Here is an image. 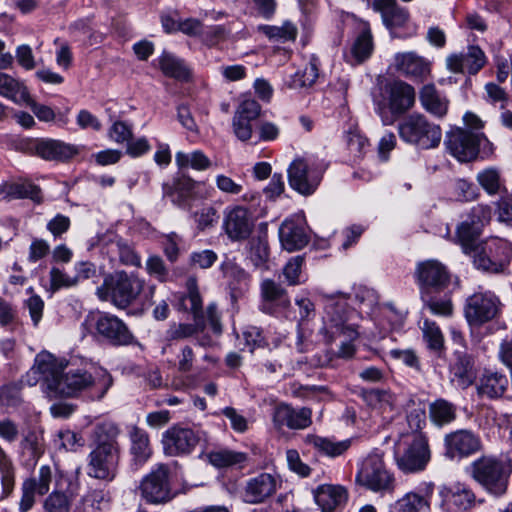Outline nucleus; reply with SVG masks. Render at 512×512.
Instances as JSON below:
<instances>
[{
	"label": "nucleus",
	"mask_w": 512,
	"mask_h": 512,
	"mask_svg": "<svg viewBox=\"0 0 512 512\" xmlns=\"http://www.w3.org/2000/svg\"><path fill=\"white\" fill-rule=\"evenodd\" d=\"M434 293L420 294L426 308L434 315L448 317L453 313V304L449 298L437 299Z\"/></svg>",
	"instance_id": "nucleus-52"
},
{
	"label": "nucleus",
	"mask_w": 512,
	"mask_h": 512,
	"mask_svg": "<svg viewBox=\"0 0 512 512\" xmlns=\"http://www.w3.org/2000/svg\"><path fill=\"white\" fill-rule=\"evenodd\" d=\"M394 67L405 77L419 82H424L431 74V63L415 52L395 54Z\"/></svg>",
	"instance_id": "nucleus-25"
},
{
	"label": "nucleus",
	"mask_w": 512,
	"mask_h": 512,
	"mask_svg": "<svg viewBox=\"0 0 512 512\" xmlns=\"http://www.w3.org/2000/svg\"><path fill=\"white\" fill-rule=\"evenodd\" d=\"M433 492V484L427 485L424 495L415 492L405 494L397 501L400 512H430V496Z\"/></svg>",
	"instance_id": "nucleus-38"
},
{
	"label": "nucleus",
	"mask_w": 512,
	"mask_h": 512,
	"mask_svg": "<svg viewBox=\"0 0 512 512\" xmlns=\"http://www.w3.org/2000/svg\"><path fill=\"white\" fill-rule=\"evenodd\" d=\"M419 101L422 108L436 118H443L448 112L449 100L432 83L421 87Z\"/></svg>",
	"instance_id": "nucleus-31"
},
{
	"label": "nucleus",
	"mask_w": 512,
	"mask_h": 512,
	"mask_svg": "<svg viewBox=\"0 0 512 512\" xmlns=\"http://www.w3.org/2000/svg\"><path fill=\"white\" fill-rule=\"evenodd\" d=\"M501 308L498 296L490 291L475 292L466 299L464 316L471 327H481L495 319Z\"/></svg>",
	"instance_id": "nucleus-14"
},
{
	"label": "nucleus",
	"mask_w": 512,
	"mask_h": 512,
	"mask_svg": "<svg viewBox=\"0 0 512 512\" xmlns=\"http://www.w3.org/2000/svg\"><path fill=\"white\" fill-rule=\"evenodd\" d=\"M291 188L302 195H311L321 182L323 171L304 158H296L288 167Z\"/></svg>",
	"instance_id": "nucleus-16"
},
{
	"label": "nucleus",
	"mask_w": 512,
	"mask_h": 512,
	"mask_svg": "<svg viewBox=\"0 0 512 512\" xmlns=\"http://www.w3.org/2000/svg\"><path fill=\"white\" fill-rule=\"evenodd\" d=\"M472 477L489 493L500 496L508 487L512 461L506 456L484 455L471 464Z\"/></svg>",
	"instance_id": "nucleus-5"
},
{
	"label": "nucleus",
	"mask_w": 512,
	"mask_h": 512,
	"mask_svg": "<svg viewBox=\"0 0 512 512\" xmlns=\"http://www.w3.org/2000/svg\"><path fill=\"white\" fill-rule=\"evenodd\" d=\"M372 9L379 13L381 20L390 33L405 28L410 21V12L398 4L397 0H373Z\"/></svg>",
	"instance_id": "nucleus-28"
},
{
	"label": "nucleus",
	"mask_w": 512,
	"mask_h": 512,
	"mask_svg": "<svg viewBox=\"0 0 512 512\" xmlns=\"http://www.w3.org/2000/svg\"><path fill=\"white\" fill-rule=\"evenodd\" d=\"M160 69L164 75L177 80L186 81L190 77V70L182 59L164 52L159 58Z\"/></svg>",
	"instance_id": "nucleus-42"
},
{
	"label": "nucleus",
	"mask_w": 512,
	"mask_h": 512,
	"mask_svg": "<svg viewBox=\"0 0 512 512\" xmlns=\"http://www.w3.org/2000/svg\"><path fill=\"white\" fill-rule=\"evenodd\" d=\"M201 457L216 468H227L235 465H241L247 460V455L245 453L224 448L212 450L203 454Z\"/></svg>",
	"instance_id": "nucleus-41"
},
{
	"label": "nucleus",
	"mask_w": 512,
	"mask_h": 512,
	"mask_svg": "<svg viewBox=\"0 0 512 512\" xmlns=\"http://www.w3.org/2000/svg\"><path fill=\"white\" fill-rule=\"evenodd\" d=\"M422 331L424 339L430 349L440 350L443 347V334L435 322L425 319Z\"/></svg>",
	"instance_id": "nucleus-54"
},
{
	"label": "nucleus",
	"mask_w": 512,
	"mask_h": 512,
	"mask_svg": "<svg viewBox=\"0 0 512 512\" xmlns=\"http://www.w3.org/2000/svg\"><path fill=\"white\" fill-rule=\"evenodd\" d=\"M512 259V243L505 239H493L473 256V263L477 269L489 273H501L509 265Z\"/></svg>",
	"instance_id": "nucleus-12"
},
{
	"label": "nucleus",
	"mask_w": 512,
	"mask_h": 512,
	"mask_svg": "<svg viewBox=\"0 0 512 512\" xmlns=\"http://www.w3.org/2000/svg\"><path fill=\"white\" fill-rule=\"evenodd\" d=\"M175 162L179 169L191 168L197 171H205L212 166V161L201 150L190 153L178 151L175 154Z\"/></svg>",
	"instance_id": "nucleus-43"
},
{
	"label": "nucleus",
	"mask_w": 512,
	"mask_h": 512,
	"mask_svg": "<svg viewBox=\"0 0 512 512\" xmlns=\"http://www.w3.org/2000/svg\"><path fill=\"white\" fill-rule=\"evenodd\" d=\"M108 136L118 144L128 142L133 136L132 126L124 121H115L109 128Z\"/></svg>",
	"instance_id": "nucleus-59"
},
{
	"label": "nucleus",
	"mask_w": 512,
	"mask_h": 512,
	"mask_svg": "<svg viewBox=\"0 0 512 512\" xmlns=\"http://www.w3.org/2000/svg\"><path fill=\"white\" fill-rule=\"evenodd\" d=\"M415 98L412 85L402 80H392L381 87L380 99L376 100V104L380 114L387 110L393 116H399L413 108Z\"/></svg>",
	"instance_id": "nucleus-10"
},
{
	"label": "nucleus",
	"mask_w": 512,
	"mask_h": 512,
	"mask_svg": "<svg viewBox=\"0 0 512 512\" xmlns=\"http://www.w3.org/2000/svg\"><path fill=\"white\" fill-rule=\"evenodd\" d=\"M414 277L420 294L440 293L450 284V272L446 265L437 259L418 262Z\"/></svg>",
	"instance_id": "nucleus-15"
},
{
	"label": "nucleus",
	"mask_w": 512,
	"mask_h": 512,
	"mask_svg": "<svg viewBox=\"0 0 512 512\" xmlns=\"http://www.w3.org/2000/svg\"><path fill=\"white\" fill-rule=\"evenodd\" d=\"M364 400L368 405L382 413L393 410V396L384 390L371 389L364 393Z\"/></svg>",
	"instance_id": "nucleus-51"
},
{
	"label": "nucleus",
	"mask_w": 512,
	"mask_h": 512,
	"mask_svg": "<svg viewBox=\"0 0 512 512\" xmlns=\"http://www.w3.org/2000/svg\"><path fill=\"white\" fill-rule=\"evenodd\" d=\"M400 138L422 150L437 148L442 140V129L421 113L405 117L398 125Z\"/></svg>",
	"instance_id": "nucleus-7"
},
{
	"label": "nucleus",
	"mask_w": 512,
	"mask_h": 512,
	"mask_svg": "<svg viewBox=\"0 0 512 512\" xmlns=\"http://www.w3.org/2000/svg\"><path fill=\"white\" fill-rule=\"evenodd\" d=\"M18 322L16 307L0 297V326L13 329Z\"/></svg>",
	"instance_id": "nucleus-58"
},
{
	"label": "nucleus",
	"mask_w": 512,
	"mask_h": 512,
	"mask_svg": "<svg viewBox=\"0 0 512 512\" xmlns=\"http://www.w3.org/2000/svg\"><path fill=\"white\" fill-rule=\"evenodd\" d=\"M279 238L284 249L289 252L300 250L308 243V235L305 232L303 220L287 219L279 228Z\"/></svg>",
	"instance_id": "nucleus-30"
},
{
	"label": "nucleus",
	"mask_w": 512,
	"mask_h": 512,
	"mask_svg": "<svg viewBox=\"0 0 512 512\" xmlns=\"http://www.w3.org/2000/svg\"><path fill=\"white\" fill-rule=\"evenodd\" d=\"M7 196L14 199L29 198L36 203L42 202L41 189L31 182L5 185Z\"/></svg>",
	"instance_id": "nucleus-48"
},
{
	"label": "nucleus",
	"mask_w": 512,
	"mask_h": 512,
	"mask_svg": "<svg viewBox=\"0 0 512 512\" xmlns=\"http://www.w3.org/2000/svg\"><path fill=\"white\" fill-rule=\"evenodd\" d=\"M303 262V257L295 256L291 258L284 266L283 275L289 285L295 286L302 283L301 267L303 265Z\"/></svg>",
	"instance_id": "nucleus-56"
},
{
	"label": "nucleus",
	"mask_w": 512,
	"mask_h": 512,
	"mask_svg": "<svg viewBox=\"0 0 512 512\" xmlns=\"http://www.w3.org/2000/svg\"><path fill=\"white\" fill-rule=\"evenodd\" d=\"M23 456L31 465H35L44 453L42 438L35 433H28L21 442Z\"/></svg>",
	"instance_id": "nucleus-50"
},
{
	"label": "nucleus",
	"mask_w": 512,
	"mask_h": 512,
	"mask_svg": "<svg viewBox=\"0 0 512 512\" xmlns=\"http://www.w3.org/2000/svg\"><path fill=\"white\" fill-rule=\"evenodd\" d=\"M146 270L149 275L155 277L160 282L166 281L169 274L164 261L159 256H150L147 259Z\"/></svg>",
	"instance_id": "nucleus-64"
},
{
	"label": "nucleus",
	"mask_w": 512,
	"mask_h": 512,
	"mask_svg": "<svg viewBox=\"0 0 512 512\" xmlns=\"http://www.w3.org/2000/svg\"><path fill=\"white\" fill-rule=\"evenodd\" d=\"M305 442L315 448L319 453L329 457L340 456L351 446V440L349 439L334 441L317 435H307Z\"/></svg>",
	"instance_id": "nucleus-37"
},
{
	"label": "nucleus",
	"mask_w": 512,
	"mask_h": 512,
	"mask_svg": "<svg viewBox=\"0 0 512 512\" xmlns=\"http://www.w3.org/2000/svg\"><path fill=\"white\" fill-rule=\"evenodd\" d=\"M484 51L476 45L468 47L465 53H453L446 58V67L453 73L477 74L486 64Z\"/></svg>",
	"instance_id": "nucleus-24"
},
{
	"label": "nucleus",
	"mask_w": 512,
	"mask_h": 512,
	"mask_svg": "<svg viewBox=\"0 0 512 512\" xmlns=\"http://www.w3.org/2000/svg\"><path fill=\"white\" fill-rule=\"evenodd\" d=\"M201 439V432L181 425H173L162 434V446L168 456L190 454Z\"/></svg>",
	"instance_id": "nucleus-17"
},
{
	"label": "nucleus",
	"mask_w": 512,
	"mask_h": 512,
	"mask_svg": "<svg viewBox=\"0 0 512 512\" xmlns=\"http://www.w3.org/2000/svg\"><path fill=\"white\" fill-rule=\"evenodd\" d=\"M312 411L309 408L294 409L288 404H278L272 414L274 427L281 430L287 427L292 430L305 429L312 423Z\"/></svg>",
	"instance_id": "nucleus-26"
},
{
	"label": "nucleus",
	"mask_w": 512,
	"mask_h": 512,
	"mask_svg": "<svg viewBox=\"0 0 512 512\" xmlns=\"http://www.w3.org/2000/svg\"><path fill=\"white\" fill-rule=\"evenodd\" d=\"M280 482L270 473H260L249 478L240 489V497L247 504H262L278 490Z\"/></svg>",
	"instance_id": "nucleus-20"
},
{
	"label": "nucleus",
	"mask_w": 512,
	"mask_h": 512,
	"mask_svg": "<svg viewBox=\"0 0 512 512\" xmlns=\"http://www.w3.org/2000/svg\"><path fill=\"white\" fill-rule=\"evenodd\" d=\"M0 96L20 105L28 99V88L19 79L0 71Z\"/></svg>",
	"instance_id": "nucleus-36"
},
{
	"label": "nucleus",
	"mask_w": 512,
	"mask_h": 512,
	"mask_svg": "<svg viewBox=\"0 0 512 512\" xmlns=\"http://www.w3.org/2000/svg\"><path fill=\"white\" fill-rule=\"evenodd\" d=\"M491 219V208L479 204L471 209L467 219L457 227L456 238L466 254H474L480 249L479 236L483 225Z\"/></svg>",
	"instance_id": "nucleus-13"
},
{
	"label": "nucleus",
	"mask_w": 512,
	"mask_h": 512,
	"mask_svg": "<svg viewBox=\"0 0 512 512\" xmlns=\"http://www.w3.org/2000/svg\"><path fill=\"white\" fill-rule=\"evenodd\" d=\"M429 415L434 424L442 426L456 418V407L445 399H437L430 404Z\"/></svg>",
	"instance_id": "nucleus-46"
},
{
	"label": "nucleus",
	"mask_w": 512,
	"mask_h": 512,
	"mask_svg": "<svg viewBox=\"0 0 512 512\" xmlns=\"http://www.w3.org/2000/svg\"><path fill=\"white\" fill-rule=\"evenodd\" d=\"M318 65V59L312 57L303 70L297 71L292 76L290 86L295 89L312 86L319 76Z\"/></svg>",
	"instance_id": "nucleus-47"
},
{
	"label": "nucleus",
	"mask_w": 512,
	"mask_h": 512,
	"mask_svg": "<svg viewBox=\"0 0 512 512\" xmlns=\"http://www.w3.org/2000/svg\"><path fill=\"white\" fill-rule=\"evenodd\" d=\"M431 458L428 438L423 433H402L395 444V460L404 473L423 471Z\"/></svg>",
	"instance_id": "nucleus-6"
},
{
	"label": "nucleus",
	"mask_w": 512,
	"mask_h": 512,
	"mask_svg": "<svg viewBox=\"0 0 512 512\" xmlns=\"http://www.w3.org/2000/svg\"><path fill=\"white\" fill-rule=\"evenodd\" d=\"M92 326L97 335L115 346L133 343L134 336L127 325L110 313H99L92 317Z\"/></svg>",
	"instance_id": "nucleus-18"
},
{
	"label": "nucleus",
	"mask_w": 512,
	"mask_h": 512,
	"mask_svg": "<svg viewBox=\"0 0 512 512\" xmlns=\"http://www.w3.org/2000/svg\"><path fill=\"white\" fill-rule=\"evenodd\" d=\"M50 286L53 291H57L61 288H70L77 284V279L63 271H61L59 268L52 267L50 272Z\"/></svg>",
	"instance_id": "nucleus-62"
},
{
	"label": "nucleus",
	"mask_w": 512,
	"mask_h": 512,
	"mask_svg": "<svg viewBox=\"0 0 512 512\" xmlns=\"http://www.w3.org/2000/svg\"><path fill=\"white\" fill-rule=\"evenodd\" d=\"M476 180L483 190L490 196L500 195L507 192L505 180L501 171L496 167H488L480 171Z\"/></svg>",
	"instance_id": "nucleus-40"
},
{
	"label": "nucleus",
	"mask_w": 512,
	"mask_h": 512,
	"mask_svg": "<svg viewBox=\"0 0 512 512\" xmlns=\"http://www.w3.org/2000/svg\"><path fill=\"white\" fill-rule=\"evenodd\" d=\"M356 483L375 493H391L395 487L393 474L384 462V454L379 450L369 453L360 463Z\"/></svg>",
	"instance_id": "nucleus-9"
},
{
	"label": "nucleus",
	"mask_w": 512,
	"mask_h": 512,
	"mask_svg": "<svg viewBox=\"0 0 512 512\" xmlns=\"http://www.w3.org/2000/svg\"><path fill=\"white\" fill-rule=\"evenodd\" d=\"M444 501H450L459 511H467L477 503L474 492L463 483H456L451 487H442L439 491Z\"/></svg>",
	"instance_id": "nucleus-34"
},
{
	"label": "nucleus",
	"mask_w": 512,
	"mask_h": 512,
	"mask_svg": "<svg viewBox=\"0 0 512 512\" xmlns=\"http://www.w3.org/2000/svg\"><path fill=\"white\" fill-rule=\"evenodd\" d=\"M510 385L506 374L485 370L476 382L477 394L482 398L498 399L504 396Z\"/></svg>",
	"instance_id": "nucleus-29"
},
{
	"label": "nucleus",
	"mask_w": 512,
	"mask_h": 512,
	"mask_svg": "<svg viewBox=\"0 0 512 512\" xmlns=\"http://www.w3.org/2000/svg\"><path fill=\"white\" fill-rule=\"evenodd\" d=\"M453 381H456L457 386L465 389L469 387L474 379L473 365L468 357H461L452 368Z\"/></svg>",
	"instance_id": "nucleus-49"
},
{
	"label": "nucleus",
	"mask_w": 512,
	"mask_h": 512,
	"mask_svg": "<svg viewBox=\"0 0 512 512\" xmlns=\"http://www.w3.org/2000/svg\"><path fill=\"white\" fill-rule=\"evenodd\" d=\"M53 480V472L49 465H42L39 468L38 476L26 479V482L32 483L33 489L37 490L38 495H45L50 489Z\"/></svg>",
	"instance_id": "nucleus-55"
},
{
	"label": "nucleus",
	"mask_w": 512,
	"mask_h": 512,
	"mask_svg": "<svg viewBox=\"0 0 512 512\" xmlns=\"http://www.w3.org/2000/svg\"><path fill=\"white\" fill-rule=\"evenodd\" d=\"M314 499L323 512H331L346 501L347 492L342 486L324 484L315 490Z\"/></svg>",
	"instance_id": "nucleus-35"
},
{
	"label": "nucleus",
	"mask_w": 512,
	"mask_h": 512,
	"mask_svg": "<svg viewBox=\"0 0 512 512\" xmlns=\"http://www.w3.org/2000/svg\"><path fill=\"white\" fill-rule=\"evenodd\" d=\"M488 139L481 132L455 128L447 132L444 145L447 151L460 162H469L478 156L479 149Z\"/></svg>",
	"instance_id": "nucleus-11"
},
{
	"label": "nucleus",
	"mask_w": 512,
	"mask_h": 512,
	"mask_svg": "<svg viewBox=\"0 0 512 512\" xmlns=\"http://www.w3.org/2000/svg\"><path fill=\"white\" fill-rule=\"evenodd\" d=\"M129 437L131 441L130 452L134 460L138 463L146 462L152 454L148 433L137 426H132Z\"/></svg>",
	"instance_id": "nucleus-39"
},
{
	"label": "nucleus",
	"mask_w": 512,
	"mask_h": 512,
	"mask_svg": "<svg viewBox=\"0 0 512 512\" xmlns=\"http://www.w3.org/2000/svg\"><path fill=\"white\" fill-rule=\"evenodd\" d=\"M120 431L111 422L98 424L94 429V447L87 456L86 473L90 478L104 482L114 481L121 462Z\"/></svg>",
	"instance_id": "nucleus-2"
},
{
	"label": "nucleus",
	"mask_w": 512,
	"mask_h": 512,
	"mask_svg": "<svg viewBox=\"0 0 512 512\" xmlns=\"http://www.w3.org/2000/svg\"><path fill=\"white\" fill-rule=\"evenodd\" d=\"M257 31L264 34L269 40L273 41H293L297 37V27L287 21L281 26L274 25H259Z\"/></svg>",
	"instance_id": "nucleus-45"
},
{
	"label": "nucleus",
	"mask_w": 512,
	"mask_h": 512,
	"mask_svg": "<svg viewBox=\"0 0 512 512\" xmlns=\"http://www.w3.org/2000/svg\"><path fill=\"white\" fill-rule=\"evenodd\" d=\"M445 456L451 460L468 457L481 449V440L470 430H457L444 438Z\"/></svg>",
	"instance_id": "nucleus-22"
},
{
	"label": "nucleus",
	"mask_w": 512,
	"mask_h": 512,
	"mask_svg": "<svg viewBox=\"0 0 512 512\" xmlns=\"http://www.w3.org/2000/svg\"><path fill=\"white\" fill-rule=\"evenodd\" d=\"M44 306V301L36 294H32L24 301V307L27 308L34 327H38L43 317Z\"/></svg>",
	"instance_id": "nucleus-60"
},
{
	"label": "nucleus",
	"mask_w": 512,
	"mask_h": 512,
	"mask_svg": "<svg viewBox=\"0 0 512 512\" xmlns=\"http://www.w3.org/2000/svg\"><path fill=\"white\" fill-rule=\"evenodd\" d=\"M67 364L65 359H59L47 351L36 355L34 371L39 373L42 386L49 397H73L85 391L92 399L100 400L113 385L111 374L102 367H94L91 371L75 369L64 373Z\"/></svg>",
	"instance_id": "nucleus-1"
},
{
	"label": "nucleus",
	"mask_w": 512,
	"mask_h": 512,
	"mask_svg": "<svg viewBox=\"0 0 512 512\" xmlns=\"http://www.w3.org/2000/svg\"><path fill=\"white\" fill-rule=\"evenodd\" d=\"M187 294L180 297L179 307L193 314L194 323H176L169 325L166 331L168 340H183L202 333L205 329L202 310V298L194 278H189L186 283Z\"/></svg>",
	"instance_id": "nucleus-8"
},
{
	"label": "nucleus",
	"mask_w": 512,
	"mask_h": 512,
	"mask_svg": "<svg viewBox=\"0 0 512 512\" xmlns=\"http://www.w3.org/2000/svg\"><path fill=\"white\" fill-rule=\"evenodd\" d=\"M318 295L324 305L323 326L319 334L327 344L340 335L345 336L349 341L341 344L338 356L351 358L355 353L351 341L358 337L356 325L352 322L355 312L347 308L346 296L341 292L328 294L319 291Z\"/></svg>",
	"instance_id": "nucleus-3"
},
{
	"label": "nucleus",
	"mask_w": 512,
	"mask_h": 512,
	"mask_svg": "<svg viewBox=\"0 0 512 512\" xmlns=\"http://www.w3.org/2000/svg\"><path fill=\"white\" fill-rule=\"evenodd\" d=\"M242 337L245 345L251 352H253L255 348L263 347L266 344L262 330L256 326H247L242 332Z\"/></svg>",
	"instance_id": "nucleus-63"
},
{
	"label": "nucleus",
	"mask_w": 512,
	"mask_h": 512,
	"mask_svg": "<svg viewBox=\"0 0 512 512\" xmlns=\"http://www.w3.org/2000/svg\"><path fill=\"white\" fill-rule=\"evenodd\" d=\"M248 259L255 268L268 269L266 263L269 258L268 242L265 236L253 237L248 242Z\"/></svg>",
	"instance_id": "nucleus-44"
},
{
	"label": "nucleus",
	"mask_w": 512,
	"mask_h": 512,
	"mask_svg": "<svg viewBox=\"0 0 512 512\" xmlns=\"http://www.w3.org/2000/svg\"><path fill=\"white\" fill-rule=\"evenodd\" d=\"M260 310L274 315L290 306L287 291L273 279L266 278L260 283Z\"/></svg>",
	"instance_id": "nucleus-27"
},
{
	"label": "nucleus",
	"mask_w": 512,
	"mask_h": 512,
	"mask_svg": "<svg viewBox=\"0 0 512 512\" xmlns=\"http://www.w3.org/2000/svg\"><path fill=\"white\" fill-rule=\"evenodd\" d=\"M44 509L46 512H69V499L63 492H52L44 502Z\"/></svg>",
	"instance_id": "nucleus-57"
},
{
	"label": "nucleus",
	"mask_w": 512,
	"mask_h": 512,
	"mask_svg": "<svg viewBox=\"0 0 512 512\" xmlns=\"http://www.w3.org/2000/svg\"><path fill=\"white\" fill-rule=\"evenodd\" d=\"M141 496L151 504L164 503L173 498L169 484V469L159 465L143 478L140 484Z\"/></svg>",
	"instance_id": "nucleus-19"
},
{
	"label": "nucleus",
	"mask_w": 512,
	"mask_h": 512,
	"mask_svg": "<svg viewBox=\"0 0 512 512\" xmlns=\"http://www.w3.org/2000/svg\"><path fill=\"white\" fill-rule=\"evenodd\" d=\"M35 152L45 160L67 161L78 153V149L58 140L46 139L35 144Z\"/></svg>",
	"instance_id": "nucleus-32"
},
{
	"label": "nucleus",
	"mask_w": 512,
	"mask_h": 512,
	"mask_svg": "<svg viewBox=\"0 0 512 512\" xmlns=\"http://www.w3.org/2000/svg\"><path fill=\"white\" fill-rule=\"evenodd\" d=\"M254 222L248 209L235 206L227 210L223 219V229L231 241L247 239L253 231Z\"/></svg>",
	"instance_id": "nucleus-23"
},
{
	"label": "nucleus",
	"mask_w": 512,
	"mask_h": 512,
	"mask_svg": "<svg viewBox=\"0 0 512 512\" xmlns=\"http://www.w3.org/2000/svg\"><path fill=\"white\" fill-rule=\"evenodd\" d=\"M145 280L135 273L115 271L108 274L96 295L102 301H108L116 308L124 310L134 304L144 290Z\"/></svg>",
	"instance_id": "nucleus-4"
},
{
	"label": "nucleus",
	"mask_w": 512,
	"mask_h": 512,
	"mask_svg": "<svg viewBox=\"0 0 512 512\" xmlns=\"http://www.w3.org/2000/svg\"><path fill=\"white\" fill-rule=\"evenodd\" d=\"M373 37L368 22L361 23V32L354 40L350 52L345 55L348 63L360 64L367 60L373 51Z\"/></svg>",
	"instance_id": "nucleus-33"
},
{
	"label": "nucleus",
	"mask_w": 512,
	"mask_h": 512,
	"mask_svg": "<svg viewBox=\"0 0 512 512\" xmlns=\"http://www.w3.org/2000/svg\"><path fill=\"white\" fill-rule=\"evenodd\" d=\"M355 302L361 312L369 314L378 304V296L373 289L360 286L355 290Z\"/></svg>",
	"instance_id": "nucleus-53"
},
{
	"label": "nucleus",
	"mask_w": 512,
	"mask_h": 512,
	"mask_svg": "<svg viewBox=\"0 0 512 512\" xmlns=\"http://www.w3.org/2000/svg\"><path fill=\"white\" fill-rule=\"evenodd\" d=\"M261 105L252 98L240 101L232 118V129L236 138L242 142L249 141L253 135L252 122L261 115Z\"/></svg>",
	"instance_id": "nucleus-21"
},
{
	"label": "nucleus",
	"mask_w": 512,
	"mask_h": 512,
	"mask_svg": "<svg viewBox=\"0 0 512 512\" xmlns=\"http://www.w3.org/2000/svg\"><path fill=\"white\" fill-rule=\"evenodd\" d=\"M71 226V220L63 214L55 215L47 222L46 229L52 234L54 239H61L68 232Z\"/></svg>",
	"instance_id": "nucleus-61"
}]
</instances>
